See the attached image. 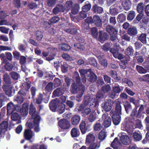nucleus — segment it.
Returning <instances> with one entry per match:
<instances>
[{
    "instance_id": "1",
    "label": "nucleus",
    "mask_w": 149,
    "mask_h": 149,
    "mask_svg": "<svg viewBox=\"0 0 149 149\" xmlns=\"http://www.w3.org/2000/svg\"><path fill=\"white\" fill-rule=\"evenodd\" d=\"M85 90V87L84 85L75 82L72 83L70 89L71 93L74 94L78 93V96L79 97H81Z\"/></svg>"
},
{
    "instance_id": "2",
    "label": "nucleus",
    "mask_w": 149,
    "mask_h": 149,
    "mask_svg": "<svg viewBox=\"0 0 149 149\" xmlns=\"http://www.w3.org/2000/svg\"><path fill=\"white\" fill-rule=\"evenodd\" d=\"M91 98L89 96H86L84 98L83 103L81 104L79 107V111H82V116H85L91 113V109L90 108L86 107V106L89 104L91 102Z\"/></svg>"
},
{
    "instance_id": "3",
    "label": "nucleus",
    "mask_w": 149,
    "mask_h": 149,
    "mask_svg": "<svg viewBox=\"0 0 149 149\" xmlns=\"http://www.w3.org/2000/svg\"><path fill=\"white\" fill-rule=\"evenodd\" d=\"M140 107L137 111V108L136 109V112L134 111L133 112V109L132 110L130 116L129 118V120L130 122L132 123L133 122L136 118H140L142 116V111L144 109V106L143 104L140 105Z\"/></svg>"
},
{
    "instance_id": "4",
    "label": "nucleus",
    "mask_w": 149,
    "mask_h": 149,
    "mask_svg": "<svg viewBox=\"0 0 149 149\" xmlns=\"http://www.w3.org/2000/svg\"><path fill=\"white\" fill-rule=\"evenodd\" d=\"M123 90V87L116 84L115 86H112V90L108 94V97L113 99H115L118 97Z\"/></svg>"
},
{
    "instance_id": "5",
    "label": "nucleus",
    "mask_w": 149,
    "mask_h": 149,
    "mask_svg": "<svg viewBox=\"0 0 149 149\" xmlns=\"http://www.w3.org/2000/svg\"><path fill=\"white\" fill-rule=\"evenodd\" d=\"M16 109V106L12 102H10L7 104V113L12 114L11 118L14 121L17 120L19 118V116L18 113H17L14 112Z\"/></svg>"
},
{
    "instance_id": "6",
    "label": "nucleus",
    "mask_w": 149,
    "mask_h": 149,
    "mask_svg": "<svg viewBox=\"0 0 149 149\" xmlns=\"http://www.w3.org/2000/svg\"><path fill=\"white\" fill-rule=\"evenodd\" d=\"M29 113L31 116V118L33 119V123L38 124L40 120V117L36 111V107L32 104L30 105Z\"/></svg>"
},
{
    "instance_id": "7",
    "label": "nucleus",
    "mask_w": 149,
    "mask_h": 149,
    "mask_svg": "<svg viewBox=\"0 0 149 149\" xmlns=\"http://www.w3.org/2000/svg\"><path fill=\"white\" fill-rule=\"evenodd\" d=\"M106 30L109 34L110 40L111 41H114L117 39L118 31L116 28L108 25L107 26Z\"/></svg>"
},
{
    "instance_id": "8",
    "label": "nucleus",
    "mask_w": 149,
    "mask_h": 149,
    "mask_svg": "<svg viewBox=\"0 0 149 149\" xmlns=\"http://www.w3.org/2000/svg\"><path fill=\"white\" fill-rule=\"evenodd\" d=\"M26 93L25 91L21 89L18 92L16 97H15L14 100L18 103V105H20L24 102L26 96Z\"/></svg>"
},
{
    "instance_id": "9",
    "label": "nucleus",
    "mask_w": 149,
    "mask_h": 149,
    "mask_svg": "<svg viewBox=\"0 0 149 149\" xmlns=\"http://www.w3.org/2000/svg\"><path fill=\"white\" fill-rule=\"evenodd\" d=\"M114 102L111 99H107L101 104V106L106 111H109L112 108Z\"/></svg>"
},
{
    "instance_id": "10",
    "label": "nucleus",
    "mask_w": 149,
    "mask_h": 149,
    "mask_svg": "<svg viewBox=\"0 0 149 149\" xmlns=\"http://www.w3.org/2000/svg\"><path fill=\"white\" fill-rule=\"evenodd\" d=\"M58 125L62 131H66L68 130L70 127V122L66 119H61L58 121Z\"/></svg>"
},
{
    "instance_id": "11",
    "label": "nucleus",
    "mask_w": 149,
    "mask_h": 149,
    "mask_svg": "<svg viewBox=\"0 0 149 149\" xmlns=\"http://www.w3.org/2000/svg\"><path fill=\"white\" fill-rule=\"evenodd\" d=\"M90 125L88 124L87 123H86L84 120H82L79 125V129L83 134H84L87 132L89 131L90 130Z\"/></svg>"
},
{
    "instance_id": "12",
    "label": "nucleus",
    "mask_w": 149,
    "mask_h": 149,
    "mask_svg": "<svg viewBox=\"0 0 149 149\" xmlns=\"http://www.w3.org/2000/svg\"><path fill=\"white\" fill-rule=\"evenodd\" d=\"M60 102V100L57 98L52 100L49 102V104L50 110L53 112H56Z\"/></svg>"
},
{
    "instance_id": "13",
    "label": "nucleus",
    "mask_w": 149,
    "mask_h": 149,
    "mask_svg": "<svg viewBox=\"0 0 149 149\" xmlns=\"http://www.w3.org/2000/svg\"><path fill=\"white\" fill-rule=\"evenodd\" d=\"M0 57L3 63H5L9 61H11L13 58V56L11 53L6 52L5 53L1 54Z\"/></svg>"
},
{
    "instance_id": "14",
    "label": "nucleus",
    "mask_w": 149,
    "mask_h": 149,
    "mask_svg": "<svg viewBox=\"0 0 149 149\" xmlns=\"http://www.w3.org/2000/svg\"><path fill=\"white\" fill-rule=\"evenodd\" d=\"M34 134L33 133V131L31 130L28 129H25L24 132V139L32 143L33 141L31 140Z\"/></svg>"
},
{
    "instance_id": "15",
    "label": "nucleus",
    "mask_w": 149,
    "mask_h": 149,
    "mask_svg": "<svg viewBox=\"0 0 149 149\" xmlns=\"http://www.w3.org/2000/svg\"><path fill=\"white\" fill-rule=\"evenodd\" d=\"M119 51V49L116 47L111 48L110 51L115 58L121 60L123 58V55L122 54L120 53Z\"/></svg>"
},
{
    "instance_id": "16",
    "label": "nucleus",
    "mask_w": 149,
    "mask_h": 149,
    "mask_svg": "<svg viewBox=\"0 0 149 149\" xmlns=\"http://www.w3.org/2000/svg\"><path fill=\"white\" fill-rule=\"evenodd\" d=\"M98 40L101 43H104L106 40H108L109 36L106 32L102 31H100Z\"/></svg>"
},
{
    "instance_id": "17",
    "label": "nucleus",
    "mask_w": 149,
    "mask_h": 149,
    "mask_svg": "<svg viewBox=\"0 0 149 149\" xmlns=\"http://www.w3.org/2000/svg\"><path fill=\"white\" fill-rule=\"evenodd\" d=\"M66 90L65 87L62 86L58 87L53 92V95L55 97H59L64 93Z\"/></svg>"
},
{
    "instance_id": "18",
    "label": "nucleus",
    "mask_w": 149,
    "mask_h": 149,
    "mask_svg": "<svg viewBox=\"0 0 149 149\" xmlns=\"http://www.w3.org/2000/svg\"><path fill=\"white\" fill-rule=\"evenodd\" d=\"M110 114L111 116L112 115V121L114 124L116 125H118L121 120L120 116L121 114L113 113H112L111 112H110Z\"/></svg>"
},
{
    "instance_id": "19",
    "label": "nucleus",
    "mask_w": 149,
    "mask_h": 149,
    "mask_svg": "<svg viewBox=\"0 0 149 149\" xmlns=\"http://www.w3.org/2000/svg\"><path fill=\"white\" fill-rule=\"evenodd\" d=\"M122 7L121 6H118L114 4L111 6L110 8V13L112 15H117L119 12H120V10H119V9L121 10Z\"/></svg>"
},
{
    "instance_id": "20",
    "label": "nucleus",
    "mask_w": 149,
    "mask_h": 149,
    "mask_svg": "<svg viewBox=\"0 0 149 149\" xmlns=\"http://www.w3.org/2000/svg\"><path fill=\"white\" fill-rule=\"evenodd\" d=\"M13 87L10 85H4L2 87V88L5 93L8 97H11L13 95V93L12 91Z\"/></svg>"
},
{
    "instance_id": "21",
    "label": "nucleus",
    "mask_w": 149,
    "mask_h": 149,
    "mask_svg": "<svg viewBox=\"0 0 149 149\" xmlns=\"http://www.w3.org/2000/svg\"><path fill=\"white\" fill-rule=\"evenodd\" d=\"M134 50L133 47L131 45H129L125 50V53L127 56L126 58L132 57L134 55Z\"/></svg>"
},
{
    "instance_id": "22",
    "label": "nucleus",
    "mask_w": 149,
    "mask_h": 149,
    "mask_svg": "<svg viewBox=\"0 0 149 149\" xmlns=\"http://www.w3.org/2000/svg\"><path fill=\"white\" fill-rule=\"evenodd\" d=\"M86 77L87 80L91 83L94 82L97 79L96 75L92 71L89 72V73H87Z\"/></svg>"
},
{
    "instance_id": "23",
    "label": "nucleus",
    "mask_w": 149,
    "mask_h": 149,
    "mask_svg": "<svg viewBox=\"0 0 149 149\" xmlns=\"http://www.w3.org/2000/svg\"><path fill=\"white\" fill-rule=\"evenodd\" d=\"M103 117L104 118V121L103 122V124L104 127L107 128L109 127L111 125V118L107 114L103 115Z\"/></svg>"
},
{
    "instance_id": "24",
    "label": "nucleus",
    "mask_w": 149,
    "mask_h": 149,
    "mask_svg": "<svg viewBox=\"0 0 149 149\" xmlns=\"http://www.w3.org/2000/svg\"><path fill=\"white\" fill-rule=\"evenodd\" d=\"M127 34L132 37H134L138 33L137 28L134 26L130 27L127 31Z\"/></svg>"
},
{
    "instance_id": "25",
    "label": "nucleus",
    "mask_w": 149,
    "mask_h": 149,
    "mask_svg": "<svg viewBox=\"0 0 149 149\" xmlns=\"http://www.w3.org/2000/svg\"><path fill=\"white\" fill-rule=\"evenodd\" d=\"M91 10L93 12L95 13L100 14L104 13L103 8L101 7L98 6L96 4L93 6Z\"/></svg>"
},
{
    "instance_id": "26",
    "label": "nucleus",
    "mask_w": 149,
    "mask_h": 149,
    "mask_svg": "<svg viewBox=\"0 0 149 149\" xmlns=\"http://www.w3.org/2000/svg\"><path fill=\"white\" fill-rule=\"evenodd\" d=\"M29 105L27 103H24L22 105V108H21L20 111L21 114L23 116L26 115L28 112Z\"/></svg>"
},
{
    "instance_id": "27",
    "label": "nucleus",
    "mask_w": 149,
    "mask_h": 149,
    "mask_svg": "<svg viewBox=\"0 0 149 149\" xmlns=\"http://www.w3.org/2000/svg\"><path fill=\"white\" fill-rule=\"evenodd\" d=\"M122 4L124 10H128L131 7L132 3L130 0H123Z\"/></svg>"
},
{
    "instance_id": "28",
    "label": "nucleus",
    "mask_w": 149,
    "mask_h": 149,
    "mask_svg": "<svg viewBox=\"0 0 149 149\" xmlns=\"http://www.w3.org/2000/svg\"><path fill=\"white\" fill-rule=\"evenodd\" d=\"M129 57L126 58V56L124 57L121 60V62L119 65L120 67L123 69H125L127 68V64L128 61H130Z\"/></svg>"
},
{
    "instance_id": "29",
    "label": "nucleus",
    "mask_w": 149,
    "mask_h": 149,
    "mask_svg": "<svg viewBox=\"0 0 149 149\" xmlns=\"http://www.w3.org/2000/svg\"><path fill=\"white\" fill-rule=\"evenodd\" d=\"M93 23L97 27H101L102 24V20L100 17L97 15H95L93 17Z\"/></svg>"
},
{
    "instance_id": "30",
    "label": "nucleus",
    "mask_w": 149,
    "mask_h": 149,
    "mask_svg": "<svg viewBox=\"0 0 149 149\" xmlns=\"http://www.w3.org/2000/svg\"><path fill=\"white\" fill-rule=\"evenodd\" d=\"M136 15V12L133 10L129 11L127 15V20L129 22H131L135 18Z\"/></svg>"
},
{
    "instance_id": "31",
    "label": "nucleus",
    "mask_w": 149,
    "mask_h": 149,
    "mask_svg": "<svg viewBox=\"0 0 149 149\" xmlns=\"http://www.w3.org/2000/svg\"><path fill=\"white\" fill-rule=\"evenodd\" d=\"M120 104V102L119 101H117L115 103V111H111V112L112 113H113L121 114L122 107Z\"/></svg>"
},
{
    "instance_id": "32",
    "label": "nucleus",
    "mask_w": 149,
    "mask_h": 149,
    "mask_svg": "<svg viewBox=\"0 0 149 149\" xmlns=\"http://www.w3.org/2000/svg\"><path fill=\"white\" fill-rule=\"evenodd\" d=\"M130 102L132 103L134 105L135 107L133 109V111H134L136 112V109L137 108L139 107L140 104H139L140 100L137 99L136 100L134 97H131L130 98Z\"/></svg>"
},
{
    "instance_id": "33",
    "label": "nucleus",
    "mask_w": 149,
    "mask_h": 149,
    "mask_svg": "<svg viewBox=\"0 0 149 149\" xmlns=\"http://www.w3.org/2000/svg\"><path fill=\"white\" fill-rule=\"evenodd\" d=\"M99 63L104 68L107 67L108 63L107 60L104 57L100 56L98 57Z\"/></svg>"
},
{
    "instance_id": "34",
    "label": "nucleus",
    "mask_w": 149,
    "mask_h": 149,
    "mask_svg": "<svg viewBox=\"0 0 149 149\" xmlns=\"http://www.w3.org/2000/svg\"><path fill=\"white\" fill-rule=\"evenodd\" d=\"M120 140L124 144L128 145L130 143V139L128 136L122 135L120 137Z\"/></svg>"
},
{
    "instance_id": "35",
    "label": "nucleus",
    "mask_w": 149,
    "mask_h": 149,
    "mask_svg": "<svg viewBox=\"0 0 149 149\" xmlns=\"http://www.w3.org/2000/svg\"><path fill=\"white\" fill-rule=\"evenodd\" d=\"M65 104L63 103L60 102V104H59L57 108V111L59 114H61L63 113L65 111Z\"/></svg>"
},
{
    "instance_id": "36",
    "label": "nucleus",
    "mask_w": 149,
    "mask_h": 149,
    "mask_svg": "<svg viewBox=\"0 0 149 149\" xmlns=\"http://www.w3.org/2000/svg\"><path fill=\"white\" fill-rule=\"evenodd\" d=\"M80 120V116L79 115H75L71 118V123L73 125H76L79 124Z\"/></svg>"
},
{
    "instance_id": "37",
    "label": "nucleus",
    "mask_w": 149,
    "mask_h": 149,
    "mask_svg": "<svg viewBox=\"0 0 149 149\" xmlns=\"http://www.w3.org/2000/svg\"><path fill=\"white\" fill-rule=\"evenodd\" d=\"M125 110L127 113L129 114L132 109V107L130 103L126 101L123 104Z\"/></svg>"
},
{
    "instance_id": "38",
    "label": "nucleus",
    "mask_w": 149,
    "mask_h": 149,
    "mask_svg": "<svg viewBox=\"0 0 149 149\" xmlns=\"http://www.w3.org/2000/svg\"><path fill=\"white\" fill-rule=\"evenodd\" d=\"M144 5L143 2L139 3L136 6V11L139 13L143 14L145 10Z\"/></svg>"
},
{
    "instance_id": "39",
    "label": "nucleus",
    "mask_w": 149,
    "mask_h": 149,
    "mask_svg": "<svg viewBox=\"0 0 149 149\" xmlns=\"http://www.w3.org/2000/svg\"><path fill=\"white\" fill-rule=\"evenodd\" d=\"M80 9V6L79 4H75L72 8L71 13H69L70 15H71V13L74 14H77L79 11Z\"/></svg>"
},
{
    "instance_id": "40",
    "label": "nucleus",
    "mask_w": 149,
    "mask_h": 149,
    "mask_svg": "<svg viewBox=\"0 0 149 149\" xmlns=\"http://www.w3.org/2000/svg\"><path fill=\"white\" fill-rule=\"evenodd\" d=\"M117 20L119 23H123L126 20V16L125 13L119 14L117 17Z\"/></svg>"
},
{
    "instance_id": "41",
    "label": "nucleus",
    "mask_w": 149,
    "mask_h": 149,
    "mask_svg": "<svg viewBox=\"0 0 149 149\" xmlns=\"http://www.w3.org/2000/svg\"><path fill=\"white\" fill-rule=\"evenodd\" d=\"M80 134V132L79 129L75 128H72L71 132V134L73 137H76L78 136Z\"/></svg>"
},
{
    "instance_id": "42",
    "label": "nucleus",
    "mask_w": 149,
    "mask_h": 149,
    "mask_svg": "<svg viewBox=\"0 0 149 149\" xmlns=\"http://www.w3.org/2000/svg\"><path fill=\"white\" fill-rule=\"evenodd\" d=\"M138 39L143 44H146V34L145 33H142L138 36Z\"/></svg>"
},
{
    "instance_id": "43",
    "label": "nucleus",
    "mask_w": 149,
    "mask_h": 149,
    "mask_svg": "<svg viewBox=\"0 0 149 149\" xmlns=\"http://www.w3.org/2000/svg\"><path fill=\"white\" fill-rule=\"evenodd\" d=\"M60 67L62 72L63 73L67 72L68 70V65L66 63L63 61H62Z\"/></svg>"
},
{
    "instance_id": "44",
    "label": "nucleus",
    "mask_w": 149,
    "mask_h": 149,
    "mask_svg": "<svg viewBox=\"0 0 149 149\" xmlns=\"http://www.w3.org/2000/svg\"><path fill=\"white\" fill-rule=\"evenodd\" d=\"M97 115L96 112L94 111H92L88 118L89 121L91 122L94 121L96 119Z\"/></svg>"
},
{
    "instance_id": "45",
    "label": "nucleus",
    "mask_w": 149,
    "mask_h": 149,
    "mask_svg": "<svg viewBox=\"0 0 149 149\" xmlns=\"http://www.w3.org/2000/svg\"><path fill=\"white\" fill-rule=\"evenodd\" d=\"M73 79L76 81V83L81 84V82L80 78L78 72L77 71L74 72L72 77Z\"/></svg>"
},
{
    "instance_id": "46",
    "label": "nucleus",
    "mask_w": 149,
    "mask_h": 149,
    "mask_svg": "<svg viewBox=\"0 0 149 149\" xmlns=\"http://www.w3.org/2000/svg\"><path fill=\"white\" fill-rule=\"evenodd\" d=\"M136 68L137 71L140 74H144L146 73L147 72L146 69L139 65H136Z\"/></svg>"
},
{
    "instance_id": "47",
    "label": "nucleus",
    "mask_w": 149,
    "mask_h": 149,
    "mask_svg": "<svg viewBox=\"0 0 149 149\" xmlns=\"http://www.w3.org/2000/svg\"><path fill=\"white\" fill-rule=\"evenodd\" d=\"M133 136L135 141H139L142 138V135L141 133H139L137 132H134L133 135Z\"/></svg>"
},
{
    "instance_id": "48",
    "label": "nucleus",
    "mask_w": 149,
    "mask_h": 149,
    "mask_svg": "<svg viewBox=\"0 0 149 149\" xmlns=\"http://www.w3.org/2000/svg\"><path fill=\"white\" fill-rule=\"evenodd\" d=\"M95 139V137L92 134H89L87 136L86 143H90L93 142Z\"/></svg>"
},
{
    "instance_id": "49",
    "label": "nucleus",
    "mask_w": 149,
    "mask_h": 149,
    "mask_svg": "<svg viewBox=\"0 0 149 149\" xmlns=\"http://www.w3.org/2000/svg\"><path fill=\"white\" fill-rule=\"evenodd\" d=\"M143 14L139 13L134 19L133 21V24H138L141 21V20L143 17Z\"/></svg>"
},
{
    "instance_id": "50",
    "label": "nucleus",
    "mask_w": 149,
    "mask_h": 149,
    "mask_svg": "<svg viewBox=\"0 0 149 149\" xmlns=\"http://www.w3.org/2000/svg\"><path fill=\"white\" fill-rule=\"evenodd\" d=\"M53 84L52 82H49L48 83L45 88L47 93H51L53 89Z\"/></svg>"
},
{
    "instance_id": "51",
    "label": "nucleus",
    "mask_w": 149,
    "mask_h": 149,
    "mask_svg": "<svg viewBox=\"0 0 149 149\" xmlns=\"http://www.w3.org/2000/svg\"><path fill=\"white\" fill-rule=\"evenodd\" d=\"M3 79L5 83L7 85H10L11 84L10 78L8 74H6L3 75Z\"/></svg>"
},
{
    "instance_id": "52",
    "label": "nucleus",
    "mask_w": 149,
    "mask_h": 149,
    "mask_svg": "<svg viewBox=\"0 0 149 149\" xmlns=\"http://www.w3.org/2000/svg\"><path fill=\"white\" fill-rule=\"evenodd\" d=\"M91 35L94 38H96L97 37L98 32L97 29L95 27H93L91 29Z\"/></svg>"
},
{
    "instance_id": "53",
    "label": "nucleus",
    "mask_w": 149,
    "mask_h": 149,
    "mask_svg": "<svg viewBox=\"0 0 149 149\" xmlns=\"http://www.w3.org/2000/svg\"><path fill=\"white\" fill-rule=\"evenodd\" d=\"M74 46L75 48L81 51H84L85 49L84 46L80 42L74 43Z\"/></svg>"
},
{
    "instance_id": "54",
    "label": "nucleus",
    "mask_w": 149,
    "mask_h": 149,
    "mask_svg": "<svg viewBox=\"0 0 149 149\" xmlns=\"http://www.w3.org/2000/svg\"><path fill=\"white\" fill-rule=\"evenodd\" d=\"M111 89V88L110 85L109 84H107L102 86L100 89L105 94L106 93L109 92Z\"/></svg>"
},
{
    "instance_id": "55",
    "label": "nucleus",
    "mask_w": 149,
    "mask_h": 149,
    "mask_svg": "<svg viewBox=\"0 0 149 149\" xmlns=\"http://www.w3.org/2000/svg\"><path fill=\"white\" fill-rule=\"evenodd\" d=\"M134 126L135 128L140 129L142 126L141 122L140 120L137 119L135 120L133 123Z\"/></svg>"
},
{
    "instance_id": "56",
    "label": "nucleus",
    "mask_w": 149,
    "mask_h": 149,
    "mask_svg": "<svg viewBox=\"0 0 149 149\" xmlns=\"http://www.w3.org/2000/svg\"><path fill=\"white\" fill-rule=\"evenodd\" d=\"M105 95L104 93L100 89L97 93L96 95V97L97 100H99L100 99H102L104 98Z\"/></svg>"
},
{
    "instance_id": "57",
    "label": "nucleus",
    "mask_w": 149,
    "mask_h": 149,
    "mask_svg": "<svg viewBox=\"0 0 149 149\" xmlns=\"http://www.w3.org/2000/svg\"><path fill=\"white\" fill-rule=\"evenodd\" d=\"M60 46L61 47V49L64 51H68L71 49L70 46L67 44H60Z\"/></svg>"
},
{
    "instance_id": "58",
    "label": "nucleus",
    "mask_w": 149,
    "mask_h": 149,
    "mask_svg": "<svg viewBox=\"0 0 149 149\" xmlns=\"http://www.w3.org/2000/svg\"><path fill=\"white\" fill-rule=\"evenodd\" d=\"M10 74L12 79L14 80H17L20 77L19 74L14 71H12L10 73Z\"/></svg>"
},
{
    "instance_id": "59",
    "label": "nucleus",
    "mask_w": 149,
    "mask_h": 149,
    "mask_svg": "<svg viewBox=\"0 0 149 149\" xmlns=\"http://www.w3.org/2000/svg\"><path fill=\"white\" fill-rule=\"evenodd\" d=\"M43 94L39 93L36 98V103L38 104H41L43 101Z\"/></svg>"
},
{
    "instance_id": "60",
    "label": "nucleus",
    "mask_w": 149,
    "mask_h": 149,
    "mask_svg": "<svg viewBox=\"0 0 149 149\" xmlns=\"http://www.w3.org/2000/svg\"><path fill=\"white\" fill-rule=\"evenodd\" d=\"M5 63L4 67L6 71H11L13 68V64L8 62H7Z\"/></svg>"
},
{
    "instance_id": "61",
    "label": "nucleus",
    "mask_w": 149,
    "mask_h": 149,
    "mask_svg": "<svg viewBox=\"0 0 149 149\" xmlns=\"http://www.w3.org/2000/svg\"><path fill=\"white\" fill-rule=\"evenodd\" d=\"M100 142H97L92 144L87 149H95L98 148L100 146Z\"/></svg>"
},
{
    "instance_id": "62",
    "label": "nucleus",
    "mask_w": 149,
    "mask_h": 149,
    "mask_svg": "<svg viewBox=\"0 0 149 149\" xmlns=\"http://www.w3.org/2000/svg\"><path fill=\"white\" fill-rule=\"evenodd\" d=\"M139 79L141 81H145L149 84V74H147L143 76L140 77Z\"/></svg>"
},
{
    "instance_id": "63",
    "label": "nucleus",
    "mask_w": 149,
    "mask_h": 149,
    "mask_svg": "<svg viewBox=\"0 0 149 149\" xmlns=\"http://www.w3.org/2000/svg\"><path fill=\"white\" fill-rule=\"evenodd\" d=\"M35 35L36 39L38 41L40 40L43 37L42 33L40 31H37L35 33Z\"/></svg>"
},
{
    "instance_id": "64",
    "label": "nucleus",
    "mask_w": 149,
    "mask_h": 149,
    "mask_svg": "<svg viewBox=\"0 0 149 149\" xmlns=\"http://www.w3.org/2000/svg\"><path fill=\"white\" fill-rule=\"evenodd\" d=\"M111 44L109 42L105 43L102 47V49L105 52H107L110 50L111 49Z\"/></svg>"
}]
</instances>
